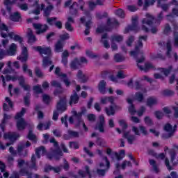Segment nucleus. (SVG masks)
I'll return each instance as SVG.
<instances>
[{
    "mask_svg": "<svg viewBox=\"0 0 178 178\" xmlns=\"http://www.w3.org/2000/svg\"><path fill=\"white\" fill-rule=\"evenodd\" d=\"M56 110L53 112V120H58L59 113H63L67 110V99L66 97H60L59 101L56 106Z\"/></svg>",
    "mask_w": 178,
    "mask_h": 178,
    "instance_id": "obj_1",
    "label": "nucleus"
},
{
    "mask_svg": "<svg viewBox=\"0 0 178 178\" xmlns=\"http://www.w3.org/2000/svg\"><path fill=\"white\" fill-rule=\"evenodd\" d=\"M138 45H136L135 47V50L130 51V55L131 56H134L135 59H137V56H138V55H140L141 58L139 59H137L136 62L138 63H143V62L145 60V58L144 57V51L143 50H140V47L143 48V41L138 39Z\"/></svg>",
    "mask_w": 178,
    "mask_h": 178,
    "instance_id": "obj_2",
    "label": "nucleus"
},
{
    "mask_svg": "<svg viewBox=\"0 0 178 178\" xmlns=\"http://www.w3.org/2000/svg\"><path fill=\"white\" fill-rule=\"evenodd\" d=\"M163 130L168 134H163L161 137L163 140H168V138L173 137L175 133L177 131V124H175L172 127L170 123H166L163 127Z\"/></svg>",
    "mask_w": 178,
    "mask_h": 178,
    "instance_id": "obj_3",
    "label": "nucleus"
},
{
    "mask_svg": "<svg viewBox=\"0 0 178 178\" xmlns=\"http://www.w3.org/2000/svg\"><path fill=\"white\" fill-rule=\"evenodd\" d=\"M140 28L138 27V17L135 16L132 17V24L128 25L124 31V34H127L129 31H134L135 33H138Z\"/></svg>",
    "mask_w": 178,
    "mask_h": 178,
    "instance_id": "obj_4",
    "label": "nucleus"
},
{
    "mask_svg": "<svg viewBox=\"0 0 178 178\" xmlns=\"http://www.w3.org/2000/svg\"><path fill=\"white\" fill-rule=\"evenodd\" d=\"M146 17L147 18H143L142 19V30L143 31H145V33H149V29L147 27L145 24H147V26H152L154 24V21L155 20V17L150 14H146Z\"/></svg>",
    "mask_w": 178,
    "mask_h": 178,
    "instance_id": "obj_5",
    "label": "nucleus"
},
{
    "mask_svg": "<svg viewBox=\"0 0 178 178\" xmlns=\"http://www.w3.org/2000/svg\"><path fill=\"white\" fill-rule=\"evenodd\" d=\"M60 156H63V152H62L60 148L53 149L51 153L47 154V158L50 161H52L54 158L56 161H59Z\"/></svg>",
    "mask_w": 178,
    "mask_h": 178,
    "instance_id": "obj_6",
    "label": "nucleus"
},
{
    "mask_svg": "<svg viewBox=\"0 0 178 178\" xmlns=\"http://www.w3.org/2000/svg\"><path fill=\"white\" fill-rule=\"evenodd\" d=\"M54 73L58 77H63V81L64 84H65L66 87L70 86V84H72V83L67 78V74L60 72V68L59 67H56Z\"/></svg>",
    "mask_w": 178,
    "mask_h": 178,
    "instance_id": "obj_7",
    "label": "nucleus"
},
{
    "mask_svg": "<svg viewBox=\"0 0 178 178\" xmlns=\"http://www.w3.org/2000/svg\"><path fill=\"white\" fill-rule=\"evenodd\" d=\"M4 140H9L10 143H15L20 138V134L16 132H7L3 134Z\"/></svg>",
    "mask_w": 178,
    "mask_h": 178,
    "instance_id": "obj_8",
    "label": "nucleus"
},
{
    "mask_svg": "<svg viewBox=\"0 0 178 178\" xmlns=\"http://www.w3.org/2000/svg\"><path fill=\"white\" fill-rule=\"evenodd\" d=\"M95 129V130H99L100 133H105V116L104 115L99 116V122Z\"/></svg>",
    "mask_w": 178,
    "mask_h": 178,
    "instance_id": "obj_9",
    "label": "nucleus"
},
{
    "mask_svg": "<svg viewBox=\"0 0 178 178\" xmlns=\"http://www.w3.org/2000/svg\"><path fill=\"white\" fill-rule=\"evenodd\" d=\"M85 171L83 170H78V176L81 178H86L87 176L89 178H92V174H91V170H90V166L85 165L84 167Z\"/></svg>",
    "mask_w": 178,
    "mask_h": 178,
    "instance_id": "obj_10",
    "label": "nucleus"
},
{
    "mask_svg": "<svg viewBox=\"0 0 178 178\" xmlns=\"http://www.w3.org/2000/svg\"><path fill=\"white\" fill-rule=\"evenodd\" d=\"M80 101V97L79 94L74 90L72 94L70 95L69 105L70 106H73V105H77Z\"/></svg>",
    "mask_w": 178,
    "mask_h": 178,
    "instance_id": "obj_11",
    "label": "nucleus"
},
{
    "mask_svg": "<svg viewBox=\"0 0 178 178\" xmlns=\"http://www.w3.org/2000/svg\"><path fill=\"white\" fill-rule=\"evenodd\" d=\"M155 2H156V0H144L143 10H147L149 6H153ZM161 5H162V1L158 0L157 8H161Z\"/></svg>",
    "mask_w": 178,
    "mask_h": 178,
    "instance_id": "obj_12",
    "label": "nucleus"
},
{
    "mask_svg": "<svg viewBox=\"0 0 178 178\" xmlns=\"http://www.w3.org/2000/svg\"><path fill=\"white\" fill-rule=\"evenodd\" d=\"M33 27L37 30L36 33L40 35L48 31L49 26L47 24H33Z\"/></svg>",
    "mask_w": 178,
    "mask_h": 178,
    "instance_id": "obj_13",
    "label": "nucleus"
},
{
    "mask_svg": "<svg viewBox=\"0 0 178 178\" xmlns=\"http://www.w3.org/2000/svg\"><path fill=\"white\" fill-rule=\"evenodd\" d=\"M33 49L35 51H37V52H39L40 55H47V56H49L51 54H52V51H51V48L49 47H45L42 48L41 46L34 47Z\"/></svg>",
    "mask_w": 178,
    "mask_h": 178,
    "instance_id": "obj_14",
    "label": "nucleus"
},
{
    "mask_svg": "<svg viewBox=\"0 0 178 178\" xmlns=\"http://www.w3.org/2000/svg\"><path fill=\"white\" fill-rule=\"evenodd\" d=\"M17 59L20 60L22 63H26L29 60V51L27 50V47H24L22 51V55L18 56Z\"/></svg>",
    "mask_w": 178,
    "mask_h": 178,
    "instance_id": "obj_15",
    "label": "nucleus"
},
{
    "mask_svg": "<svg viewBox=\"0 0 178 178\" xmlns=\"http://www.w3.org/2000/svg\"><path fill=\"white\" fill-rule=\"evenodd\" d=\"M87 112V109H86V108L83 107L81 108V111L77 113V111H74L73 112V115L75 118V120H76V123H78V124H81V122H82V118H83V115H84V113H86Z\"/></svg>",
    "mask_w": 178,
    "mask_h": 178,
    "instance_id": "obj_16",
    "label": "nucleus"
},
{
    "mask_svg": "<svg viewBox=\"0 0 178 178\" xmlns=\"http://www.w3.org/2000/svg\"><path fill=\"white\" fill-rule=\"evenodd\" d=\"M10 119H12L11 115H8L6 113L3 114L1 123L0 124V129L3 133L5 132V129L6 127V123H8V120H10Z\"/></svg>",
    "mask_w": 178,
    "mask_h": 178,
    "instance_id": "obj_17",
    "label": "nucleus"
},
{
    "mask_svg": "<svg viewBox=\"0 0 178 178\" xmlns=\"http://www.w3.org/2000/svg\"><path fill=\"white\" fill-rule=\"evenodd\" d=\"M28 125L29 124L27 123V122H26L24 118H21L17 120L16 127L17 130H19V131H22V130H24Z\"/></svg>",
    "mask_w": 178,
    "mask_h": 178,
    "instance_id": "obj_18",
    "label": "nucleus"
},
{
    "mask_svg": "<svg viewBox=\"0 0 178 178\" xmlns=\"http://www.w3.org/2000/svg\"><path fill=\"white\" fill-rule=\"evenodd\" d=\"M51 86L52 87H56V88L54 92V95H58L63 92V90H62V85L60 84V83L58 82L57 81H52Z\"/></svg>",
    "mask_w": 178,
    "mask_h": 178,
    "instance_id": "obj_19",
    "label": "nucleus"
},
{
    "mask_svg": "<svg viewBox=\"0 0 178 178\" xmlns=\"http://www.w3.org/2000/svg\"><path fill=\"white\" fill-rule=\"evenodd\" d=\"M17 51V46L15 43H12L9 49L6 51L7 55L8 56H15L16 55V52Z\"/></svg>",
    "mask_w": 178,
    "mask_h": 178,
    "instance_id": "obj_20",
    "label": "nucleus"
},
{
    "mask_svg": "<svg viewBox=\"0 0 178 178\" xmlns=\"http://www.w3.org/2000/svg\"><path fill=\"white\" fill-rule=\"evenodd\" d=\"M76 78L80 83H87L88 81V77L83 73V71L79 70L76 74Z\"/></svg>",
    "mask_w": 178,
    "mask_h": 178,
    "instance_id": "obj_21",
    "label": "nucleus"
},
{
    "mask_svg": "<svg viewBox=\"0 0 178 178\" xmlns=\"http://www.w3.org/2000/svg\"><path fill=\"white\" fill-rule=\"evenodd\" d=\"M26 148V145H19L17 146V154H18L19 156H27V154H29V151L27 149L24 150V154H22V152H23V149H24Z\"/></svg>",
    "mask_w": 178,
    "mask_h": 178,
    "instance_id": "obj_22",
    "label": "nucleus"
},
{
    "mask_svg": "<svg viewBox=\"0 0 178 178\" xmlns=\"http://www.w3.org/2000/svg\"><path fill=\"white\" fill-rule=\"evenodd\" d=\"M137 66L138 69H140V70H143V72H147L149 70V69H153L154 70H155V67L152 65V64H151L150 63H145V67H143V65H140V64L137 63Z\"/></svg>",
    "mask_w": 178,
    "mask_h": 178,
    "instance_id": "obj_23",
    "label": "nucleus"
},
{
    "mask_svg": "<svg viewBox=\"0 0 178 178\" xmlns=\"http://www.w3.org/2000/svg\"><path fill=\"white\" fill-rule=\"evenodd\" d=\"M41 152L42 155H45L47 154V149L44 146H40L35 149V155L38 159L41 158Z\"/></svg>",
    "mask_w": 178,
    "mask_h": 178,
    "instance_id": "obj_24",
    "label": "nucleus"
},
{
    "mask_svg": "<svg viewBox=\"0 0 178 178\" xmlns=\"http://www.w3.org/2000/svg\"><path fill=\"white\" fill-rule=\"evenodd\" d=\"M98 90L101 94L106 93V82L104 80L99 81L98 84Z\"/></svg>",
    "mask_w": 178,
    "mask_h": 178,
    "instance_id": "obj_25",
    "label": "nucleus"
},
{
    "mask_svg": "<svg viewBox=\"0 0 178 178\" xmlns=\"http://www.w3.org/2000/svg\"><path fill=\"white\" fill-rule=\"evenodd\" d=\"M51 170L54 171V173H60V171L62 170L60 169V167H59V166L55 168L51 165H48L44 167V172L46 173H48V172H50Z\"/></svg>",
    "mask_w": 178,
    "mask_h": 178,
    "instance_id": "obj_26",
    "label": "nucleus"
},
{
    "mask_svg": "<svg viewBox=\"0 0 178 178\" xmlns=\"http://www.w3.org/2000/svg\"><path fill=\"white\" fill-rule=\"evenodd\" d=\"M65 45L63 44V42L62 40H58L57 42L55 44V52H57L58 54L60 52H63V47Z\"/></svg>",
    "mask_w": 178,
    "mask_h": 178,
    "instance_id": "obj_27",
    "label": "nucleus"
},
{
    "mask_svg": "<svg viewBox=\"0 0 178 178\" xmlns=\"http://www.w3.org/2000/svg\"><path fill=\"white\" fill-rule=\"evenodd\" d=\"M27 138L28 140H30V141H32V143H33L34 144H37V136L34 134V133L33 132V129H29L27 135Z\"/></svg>",
    "mask_w": 178,
    "mask_h": 178,
    "instance_id": "obj_28",
    "label": "nucleus"
},
{
    "mask_svg": "<svg viewBox=\"0 0 178 178\" xmlns=\"http://www.w3.org/2000/svg\"><path fill=\"white\" fill-rule=\"evenodd\" d=\"M157 70H159L161 73H163L164 76H169V74H170L172 70H173V67L172 65H170L168 68L159 67L157 68Z\"/></svg>",
    "mask_w": 178,
    "mask_h": 178,
    "instance_id": "obj_29",
    "label": "nucleus"
},
{
    "mask_svg": "<svg viewBox=\"0 0 178 178\" xmlns=\"http://www.w3.org/2000/svg\"><path fill=\"white\" fill-rule=\"evenodd\" d=\"M19 176H26L27 178H33V173L29 172L27 170L24 168H20L19 172Z\"/></svg>",
    "mask_w": 178,
    "mask_h": 178,
    "instance_id": "obj_30",
    "label": "nucleus"
},
{
    "mask_svg": "<svg viewBox=\"0 0 178 178\" xmlns=\"http://www.w3.org/2000/svg\"><path fill=\"white\" fill-rule=\"evenodd\" d=\"M107 26L111 29V31H112V30L113 29V27H115V26H119V22L118 21V19H114L113 21H112L111 19V18H108L107 19Z\"/></svg>",
    "mask_w": 178,
    "mask_h": 178,
    "instance_id": "obj_31",
    "label": "nucleus"
},
{
    "mask_svg": "<svg viewBox=\"0 0 178 178\" xmlns=\"http://www.w3.org/2000/svg\"><path fill=\"white\" fill-rule=\"evenodd\" d=\"M101 104L103 105H106V104H108V102H110V104H113L115 102V99H113V97H102L100 99Z\"/></svg>",
    "mask_w": 178,
    "mask_h": 178,
    "instance_id": "obj_32",
    "label": "nucleus"
},
{
    "mask_svg": "<svg viewBox=\"0 0 178 178\" xmlns=\"http://www.w3.org/2000/svg\"><path fill=\"white\" fill-rule=\"evenodd\" d=\"M10 19L12 22H20V19H22V15H20V13L19 12H15L10 15Z\"/></svg>",
    "mask_w": 178,
    "mask_h": 178,
    "instance_id": "obj_33",
    "label": "nucleus"
},
{
    "mask_svg": "<svg viewBox=\"0 0 178 178\" xmlns=\"http://www.w3.org/2000/svg\"><path fill=\"white\" fill-rule=\"evenodd\" d=\"M147 106H153V105H156L158 104V99L154 97H149L147 99Z\"/></svg>",
    "mask_w": 178,
    "mask_h": 178,
    "instance_id": "obj_34",
    "label": "nucleus"
},
{
    "mask_svg": "<svg viewBox=\"0 0 178 178\" xmlns=\"http://www.w3.org/2000/svg\"><path fill=\"white\" fill-rule=\"evenodd\" d=\"M106 38H108V33L103 34L102 35V40H100V42L104 44V48H106L108 49L111 47V45L109 44V42H108Z\"/></svg>",
    "mask_w": 178,
    "mask_h": 178,
    "instance_id": "obj_35",
    "label": "nucleus"
},
{
    "mask_svg": "<svg viewBox=\"0 0 178 178\" xmlns=\"http://www.w3.org/2000/svg\"><path fill=\"white\" fill-rule=\"evenodd\" d=\"M26 109L24 107H22L21 111L16 113L15 116V120H20V119H23V116L26 114Z\"/></svg>",
    "mask_w": 178,
    "mask_h": 178,
    "instance_id": "obj_36",
    "label": "nucleus"
},
{
    "mask_svg": "<svg viewBox=\"0 0 178 178\" xmlns=\"http://www.w3.org/2000/svg\"><path fill=\"white\" fill-rule=\"evenodd\" d=\"M70 56L69 51L67 50H65L62 54V60L61 62L64 65V66L67 65V59Z\"/></svg>",
    "mask_w": 178,
    "mask_h": 178,
    "instance_id": "obj_37",
    "label": "nucleus"
},
{
    "mask_svg": "<svg viewBox=\"0 0 178 178\" xmlns=\"http://www.w3.org/2000/svg\"><path fill=\"white\" fill-rule=\"evenodd\" d=\"M74 6H77V2L74 1L70 6V13L72 16H77L78 10L77 8H74Z\"/></svg>",
    "mask_w": 178,
    "mask_h": 178,
    "instance_id": "obj_38",
    "label": "nucleus"
},
{
    "mask_svg": "<svg viewBox=\"0 0 178 178\" xmlns=\"http://www.w3.org/2000/svg\"><path fill=\"white\" fill-rule=\"evenodd\" d=\"M54 9V6L52 5H49L47 7L44 8V17H49V15H51V10Z\"/></svg>",
    "mask_w": 178,
    "mask_h": 178,
    "instance_id": "obj_39",
    "label": "nucleus"
},
{
    "mask_svg": "<svg viewBox=\"0 0 178 178\" xmlns=\"http://www.w3.org/2000/svg\"><path fill=\"white\" fill-rule=\"evenodd\" d=\"M77 66H80V60L79 58H75L70 63V67L74 70L77 69Z\"/></svg>",
    "mask_w": 178,
    "mask_h": 178,
    "instance_id": "obj_40",
    "label": "nucleus"
},
{
    "mask_svg": "<svg viewBox=\"0 0 178 178\" xmlns=\"http://www.w3.org/2000/svg\"><path fill=\"white\" fill-rule=\"evenodd\" d=\"M22 70L24 73H28L29 76L33 77V71L31 69H29L27 63H25L22 65Z\"/></svg>",
    "mask_w": 178,
    "mask_h": 178,
    "instance_id": "obj_41",
    "label": "nucleus"
},
{
    "mask_svg": "<svg viewBox=\"0 0 178 178\" xmlns=\"http://www.w3.org/2000/svg\"><path fill=\"white\" fill-rule=\"evenodd\" d=\"M122 42L123 41V35H113L111 36V42Z\"/></svg>",
    "mask_w": 178,
    "mask_h": 178,
    "instance_id": "obj_42",
    "label": "nucleus"
},
{
    "mask_svg": "<svg viewBox=\"0 0 178 178\" xmlns=\"http://www.w3.org/2000/svg\"><path fill=\"white\" fill-rule=\"evenodd\" d=\"M44 9H45V4L42 3L40 5V7H36L32 11V13H33V15H36L38 16V15H40L41 13V10H44Z\"/></svg>",
    "mask_w": 178,
    "mask_h": 178,
    "instance_id": "obj_43",
    "label": "nucleus"
},
{
    "mask_svg": "<svg viewBox=\"0 0 178 178\" xmlns=\"http://www.w3.org/2000/svg\"><path fill=\"white\" fill-rule=\"evenodd\" d=\"M106 113L107 116H113L115 115V107L113 106H109V107H106L105 108Z\"/></svg>",
    "mask_w": 178,
    "mask_h": 178,
    "instance_id": "obj_44",
    "label": "nucleus"
},
{
    "mask_svg": "<svg viewBox=\"0 0 178 178\" xmlns=\"http://www.w3.org/2000/svg\"><path fill=\"white\" fill-rule=\"evenodd\" d=\"M19 86L20 87H22V88H24V91H28V92H30L31 87L30 86V85H26L24 83V79H21L19 81Z\"/></svg>",
    "mask_w": 178,
    "mask_h": 178,
    "instance_id": "obj_45",
    "label": "nucleus"
},
{
    "mask_svg": "<svg viewBox=\"0 0 178 178\" xmlns=\"http://www.w3.org/2000/svg\"><path fill=\"white\" fill-rule=\"evenodd\" d=\"M37 41V38H35V35L33 34V32L31 31L28 33V42L29 44H33Z\"/></svg>",
    "mask_w": 178,
    "mask_h": 178,
    "instance_id": "obj_46",
    "label": "nucleus"
},
{
    "mask_svg": "<svg viewBox=\"0 0 178 178\" xmlns=\"http://www.w3.org/2000/svg\"><path fill=\"white\" fill-rule=\"evenodd\" d=\"M135 99L138 101V102H143L144 95L141 92H136L135 94Z\"/></svg>",
    "mask_w": 178,
    "mask_h": 178,
    "instance_id": "obj_47",
    "label": "nucleus"
},
{
    "mask_svg": "<svg viewBox=\"0 0 178 178\" xmlns=\"http://www.w3.org/2000/svg\"><path fill=\"white\" fill-rule=\"evenodd\" d=\"M52 65V60H51V58L49 56H44L43 58V66L44 67H47V66H51Z\"/></svg>",
    "mask_w": 178,
    "mask_h": 178,
    "instance_id": "obj_48",
    "label": "nucleus"
},
{
    "mask_svg": "<svg viewBox=\"0 0 178 178\" xmlns=\"http://www.w3.org/2000/svg\"><path fill=\"white\" fill-rule=\"evenodd\" d=\"M111 28H108V25H105L103 26L97 27L96 29L97 33H104V31H111Z\"/></svg>",
    "mask_w": 178,
    "mask_h": 178,
    "instance_id": "obj_49",
    "label": "nucleus"
},
{
    "mask_svg": "<svg viewBox=\"0 0 178 178\" xmlns=\"http://www.w3.org/2000/svg\"><path fill=\"white\" fill-rule=\"evenodd\" d=\"M30 97H31L30 92H28L24 97V104L25 106H30Z\"/></svg>",
    "mask_w": 178,
    "mask_h": 178,
    "instance_id": "obj_50",
    "label": "nucleus"
},
{
    "mask_svg": "<svg viewBox=\"0 0 178 178\" xmlns=\"http://www.w3.org/2000/svg\"><path fill=\"white\" fill-rule=\"evenodd\" d=\"M67 134H70V137L71 138H77L80 137V134H79V132H77L76 131L70 130V129H69L67 131Z\"/></svg>",
    "mask_w": 178,
    "mask_h": 178,
    "instance_id": "obj_51",
    "label": "nucleus"
},
{
    "mask_svg": "<svg viewBox=\"0 0 178 178\" xmlns=\"http://www.w3.org/2000/svg\"><path fill=\"white\" fill-rule=\"evenodd\" d=\"M33 90L35 94H42V92H44L42 88H41V85L34 86L33 87Z\"/></svg>",
    "mask_w": 178,
    "mask_h": 178,
    "instance_id": "obj_52",
    "label": "nucleus"
},
{
    "mask_svg": "<svg viewBox=\"0 0 178 178\" xmlns=\"http://www.w3.org/2000/svg\"><path fill=\"white\" fill-rule=\"evenodd\" d=\"M34 72L36 77H38L39 79L44 77V74L42 73L40 67H35L34 69Z\"/></svg>",
    "mask_w": 178,
    "mask_h": 178,
    "instance_id": "obj_53",
    "label": "nucleus"
},
{
    "mask_svg": "<svg viewBox=\"0 0 178 178\" xmlns=\"http://www.w3.org/2000/svg\"><path fill=\"white\" fill-rule=\"evenodd\" d=\"M167 52H166V56L169 58H172V54L170 53L172 52V44L170 42H168L167 44Z\"/></svg>",
    "mask_w": 178,
    "mask_h": 178,
    "instance_id": "obj_54",
    "label": "nucleus"
},
{
    "mask_svg": "<svg viewBox=\"0 0 178 178\" xmlns=\"http://www.w3.org/2000/svg\"><path fill=\"white\" fill-rule=\"evenodd\" d=\"M170 33H172V28L169 24H166L163 29V34H165V35H169Z\"/></svg>",
    "mask_w": 178,
    "mask_h": 178,
    "instance_id": "obj_55",
    "label": "nucleus"
},
{
    "mask_svg": "<svg viewBox=\"0 0 178 178\" xmlns=\"http://www.w3.org/2000/svg\"><path fill=\"white\" fill-rule=\"evenodd\" d=\"M116 16H118V17H120V19H124V11L122 8H119L115 11Z\"/></svg>",
    "mask_w": 178,
    "mask_h": 178,
    "instance_id": "obj_56",
    "label": "nucleus"
},
{
    "mask_svg": "<svg viewBox=\"0 0 178 178\" xmlns=\"http://www.w3.org/2000/svg\"><path fill=\"white\" fill-rule=\"evenodd\" d=\"M162 95L164 97H172V95H175V92L170 90L165 89L162 91Z\"/></svg>",
    "mask_w": 178,
    "mask_h": 178,
    "instance_id": "obj_57",
    "label": "nucleus"
},
{
    "mask_svg": "<svg viewBox=\"0 0 178 178\" xmlns=\"http://www.w3.org/2000/svg\"><path fill=\"white\" fill-rule=\"evenodd\" d=\"M170 156V161L172 162V163H173V165H176L175 163V159H176V152L175 151V149H171L169 152Z\"/></svg>",
    "mask_w": 178,
    "mask_h": 178,
    "instance_id": "obj_58",
    "label": "nucleus"
},
{
    "mask_svg": "<svg viewBox=\"0 0 178 178\" xmlns=\"http://www.w3.org/2000/svg\"><path fill=\"white\" fill-rule=\"evenodd\" d=\"M67 115H65L63 117H61V123L65 125V127L67 129L69 127V124L67 123Z\"/></svg>",
    "mask_w": 178,
    "mask_h": 178,
    "instance_id": "obj_59",
    "label": "nucleus"
},
{
    "mask_svg": "<svg viewBox=\"0 0 178 178\" xmlns=\"http://www.w3.org/2000/svg\"><path fill=\"white\" fill-rule=\"evenodd\" d=\"M144 122L147 126H152L154 124V122L152 121V119L149 118V116L145 117Z\"/></svg>",
    "mask_w": 178,
    "mask_h": 178,
    "instance_id": "obj_60",
    "label": "nucleus"
},
{
    "mask_svg": "<svg viewBox=\"0 0 178 178\" xmlns=\"http://www.w3.org/2000/svg\"><path fill=\"white\" fill-rule=\"evenodd\" d=\"M119 124H120V127H122V130H126L127 129V127H129L127 122H126V120H120L119 121Z\"/></svg>",
    "mask_w": 178,
    "mask_h": 178,
    "instance_id": "obj_61",
    "label": "nucleus"
},
{
    "mask_svg": "<svg viewBox=\"0 0 178 178\" xmlns=\"http://www.w3.org/2000/svg\"><path fill=\"white\" fill-rule=\"evenodd\" d=\"M69 147L70 148H74V149H79V148H80L79 143L74 141L70 142Z\"/></svg>",
    "mask_w": 178,
    "mask_h": 178,
    "instance_id": "obj_62",
    "label": "nucleus"
},
{
    "mask_svg": "<svg viewBox=\"0 0 178 178\" xmlns=\"http://www.w3.org/2000/svg\"><path fill=\"white\" fill-rule=\"evenodd\" d=\"M42 101L44 104L49 105V104L51 102V97H49L48 95H43Z\"/></svg>",
    "mask_w": 178,
    "mask_h": 178,
    "instance_id": "obj_63",
    "label": "nucleus"
},
{
    "mask_svg": "<svg viewBox=\"0 0 178 178\" xmlns=\"http://www.w3.org/2000/svg\"><path fill=\"white\" fill-rule=\"evenodd\" d=\"M174 37V46L178 47V32L172 31Z\"/></svg>",
    "mask_w": 178,
    "mask_h": 178,
    "instance_id": "obj_64",
    "label": "nucleus"
}]
</instances>
